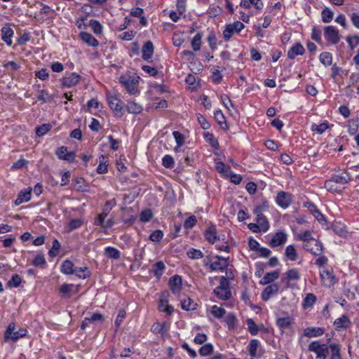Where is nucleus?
<instances>
[{
    "label": "nucleus",
    "mask_w": 359,
    "mask_h": 359,
    "mask_svg": "<svg viewBox=\"0 0 359 359\" xmlns=\"http://www.w3.org/2000/svg\"><path fill=\"white\" fill-rule=\"evenodd\" d=\"M89 26L95 34H100L102 32V26L97 20H90Z\"/></svg>",
    "instance_id": "53"
},
{
    "label": "nucleus",
    "mask_w": 359,
    "mask_h": 359,
    "mask_svg": "<svg viewBox=\"0 0 359 359\" xmlns=\"http://www.w3.org/2000/svg\"><path fill=\"white\" fill-rule=\"evenodd\" d=\"M276 201L280 207L285 209L291 204L292 195L285 191H280L276 196Z\"/></svg>",
    "instance_id": "9"
},
{
    "label": "nucleus",
    "mask_w": 359,
    "mask_h": 359,
    "mask_svg": "<svg viewBox=\"0 0 359 359\" xmlns=\"http://www.w3.org/2000/svg\"><path fill=\"white\" fill-rule=\"evenodd\" d=\"M202 35L200 33L196 34L191 41V47L194 51L201 49Z\"/></svg>",
    "instance_id": "49"
},
{
    "label": "nucleus",
    "mask_w": 359,
    "mask_h": 359,
    "mask_svg": "<svg viewBox=\"0 0 359 359\" xmlns=\"http://www.w3.org/2000/svg\"><path fill=\"white\" fill-rule=\"evenodd\" d=\"M75 266L73 262L69 259L65 260L60 267V271L62 273L66 275L74 274Z\"/></svg>",
    "instance_id": "24"
},
{
    "label": "nucleus",
    "mask_w": 359,
    "mask_h": 359,
    "mask_svg": "<svg viewBox=\"0 0 359 359\" xmlns=\"http://www.w3.org/2000/svg\"><path fill=\"white\" fill-rule=\"evenodd\" d=\"M126 110L130 114H137L142 111V107L140 104L133 101H130L128 102L126 105Z\"/></svg>",
    "instance_id": "33"
},
{
    "label": "nucleus",
    "mask_w": 359,
    "mask_h": 359,
    "mask_svg": "<svg viewBox=\"0 0 359 359\" xmlns=\"http://www.w3.org/2000/svg\"><path fill=\"white\" fill-rule=\"evenodd\" d=\"M211 313L214 316V317L219 319L224 316V315L226 313V311L222 307L214 305L212 306Z\"/></svg>",
    "instance_id": "51"
},
{
    "label": "nucleus",
    "mask_w": 359,
    "mask_h": 359,
    "mask_svg": "<svg viewBox=\"0 0 359 359\" xmlns=\"http://www.w3.org/2000/svg\"><path fill=\"white\" fill-rule=\"evenodd\" d=\"M52 126L50 123H44L36 128V134L38 137H41L50 131Z\"/></svg>",
    "instance_id": "44"
},
{
    "label": "nucleus",
    "mask_w": 359,
    "mask_h": 359,
    "mask_svg": "<svg viewBox=\"0 0 359 359\" xmlns=\"http://www.w3.org/2000/svg\"><path fill=\"white\" fill-rule=\"evenodd\" d=\"M269 208V202L265 201L262 204L258 205L254 210V213L256 216L264 215L263 212H265Z\"/></svg>",
    "instance_id": "54"
},
{
    "label": "nucleus",
    "mask_w": 359,
    "mask_h": 359,
    "mask_svg": "<svg viewBox=\"0 0 359 359\" xmlns=\"http://www.w3.org/2000/svg\"><path fill=\"white\" fill-rule=\"evenodd\" d=\"M204 137L206 141L209 142L212 147L214 149H218L219 144L217 139L215 138L214 135L212 133H206L204 134Z\"/></svg>",
    "instance_id": "50"
},
{
    "label": "nucleus",
    "mask_w": 359,
    "mask_h": 359,
    "mask_svg": "<svg viewBox=\"0 0 359 359\" xmlns=\"http://www.w3.org/2000/svg\"><path fill=\"white\" fill-rule=\"evenodd\" d=\"M213 351V346L211 344H205L199 349V354L201 356L209 355Z\"/></svg>",
    "instance_id": "56"
},
{
    "label": "nucleus",
    "mask_w": 359,
    "mask_h": 359,
    "mask_svg": "<svg viewBox=\"0 0 359 359\" xmlns=\"http://www.w3.org/2000/svg\"><path fill=\"white\" fill-rule=\"evenodd\" d=\"M107 100L109 108L114 111L116 116L121 117L123 114V102L116 94H107Z\"/></svg>",
    "instance_id": "2"
},
{
    "label": "nucleus",
    "mask_w": 359,
    "mask_h": 359,
    "mask_svg": "<svg viewBox=\"0 0 359 359\" xmlns=\"http://www.w3.org/2000/svg\"><path fill=\"white\" fill-rule=\"evenodd\" d=\"M322 21L325 23L330 22L334 18V13L327 7L321 11Z\"/></svg>",
    "instance_id": "36"
},
{
    "label": "nucleus",
    "mask_w": 359,
    "mask_h": 359,
    "mask_svg": "<svg viewBox=\"0 0 359 359\" xmlns=\"http://www.w3.org/2000/svg\"><path fill=\"white\" fill-rule=\"evenodd\" d=\"M196 304L189 297L181 301L182 309L186 311H193L196 309Z\"/></svg>",
    "instance_id": "38"
},
{
    "label": "nucleus",
    "mask_w": 359,
    "mask_h": 359,
    "mask_svg": "<svg viewBox=\"0 0 359 359\" xmlns=\"http://www.w3.org/2000/svg\"><path fill=\"white\" fill-rule=\"evenodd\" d=\"M119 82L122 84L127 92L130 95H135L137 93V83L138 80L134 76L123 75L119 77Z\"/></svg>",
    "instance_id": "3"
},
{
    "label": "nucleus",
    "mask_w": 359,
    "mask_h": 359,
    "mask_svg": "<svg viewBox=\"0 0 359 359\" xmlns=\"http://www.w3.org/2000/svg\"><path fill=\"white\" fill-rule=\"evenodd\" d=\"M214 118L217 123L220 126V127L224 130H228V126L226 122L225 117L220 110H217L214 113Z\"/></svg>",
    "instance_id": "28"
},
{
    "label": "nucleus",
    "mask_w": 359,
    "mask_h": 359,
    "mask_svg": "<svg viewBox=\"0 0 359 359\" xmlns=\"http://www.w3.org/2000/svg\"><path fill=\"white\" fill-rule=\"evenodd\" d=\"M32 189L28 187L27 189H23L18 193L17 198L15 200V205H19L25 202H27L31 199Z\"/></svg>",
    "instance_id": "14"
},
{
    "label": "nucleus",
    "mask_w": 359,
    "mask_h": 359,
    "mask_svg": "<svg viewBox=\"0 0 359 359\" xmlns=\"http://www.w3.org/2000/svg\"><path fill=\"white\" fill-rule=\"evenodd\" d=\"M111 210V208L104 207L101 212L98 215V217L95 219L94 222V224L96 226H99L100 224H103V222L105 220V218L109 215V212Z\"/></svg>",
    "instance_id": "39"
},
{
    "label": "nucleus",
    "mask_w": 359,
    "mask_h": 359,
    "mask_svg": "<svg viewBox=\"0 0 359 359\" xmlns=\"http://www.w3.org/2000/svg\"><path fill=\"white\" fill-rule=\"evenodd\" d=\"M163 236V233L161 230H156L150 234L149 239L153 242H159Z\"/></svg>",
    "instance_id": "63"
},
{
    "label": "nucleus",
    "mask_w": 359,
    "mask_h": 359,
    "mask_svg": "<svg viewBox=\"0 0 359 359\" xmlns=\"http://www.w3.org/2000/svg\"><path fill=\"white\" fill-rule=\"evenodd\" d=\"M244 25L240 21H236L233 23L229 24L226 26L223 32V36L226 41L230 40L231 37L234 33H239L243 28Z\"/></svg>",
    "instance_id": "5"
},
{
    "label": "nucleus",
    "mask_w": 359,
    "mask_h": 359,
    "mask_svg": "<svg viewBox=\"0 0 359 359\" xmlns=\"http://www.w3.org/2000/svg\"><path fill=\"white\" fill-rule=\"evenodd\" d=\"M74 274L79 278L85 279L90 276V272L87 267H75Z\"/></svg>",
    "instance_id": "37"
},
{
    "label": "nucleus",
    "mask_w": 359,
    "mask_h": 359,
    "mask_svg": "<svg viewBox=\"0 0 359 359\" xmlns=\"http://www.w3.org/2000/svg\"><path fill=\"white\" fill-rule=\"evenodd\" d=\"M279 290V285L277 283H273L266 286L262 292V299L266 302L273 294H276Z\"/></svg>",
    "instance_id": "13"
},
{
    "label": "nucleus",
    "mask_w": 359,
    "mask_h": 359,
    "mask_svg": "<svg viewBox=\"0 0 359 359\" xmlns=\"http://www.w3.org/2000/svg\"><path fill=\"white\" fill-rule=\"evenodd\" d=\"M316 301V297L313 293H309L306 295L303 301L304 308L311 307Z\"/></svg>",
    "instance_id": "43"
},
{
    "label": "nucleus",
    "mask_w": 359,
    "mask_h": 359,
    "mask_svg": "<svg viewBox=\"0 0 359 359\" xmlns=\"http://www.w3.org/2000/svg\"><path fill=\"white\" fill-rule=\"evenodd\" d=\"M257 224L259 226L261 231L266 232L269 229V223L264 215H259L256 217Z\"/></svg>",
    "instance_id": "31"
},
{
    "label": "nucleus",
    "mask_w": 359,
    "mask_h": 359,
    "mask_svg": "<svg viewBox=\"0 0 359 359\" xmlns=\"http://www.w3.org/2000/svg\"><path fill=\"white\" fill-rule=\"evenodd\" d=\"M260 344V342L258 339H252L250 341V344L248 345V351L249 354L252 357H255L257 355V351Z\"/></svg>",
    "instance_id": "42"
},
{
    "label": "nucleus",
    "mask_w": 359,
    "mask_h": 359,
    "mask_svg": "<svg viewBox=\"0 0 359 359\" xmlns=\"http://www.w3.org/2000/svg\"><path fill=\"white\" fill-rule=\"evenodd\" d=\"M303 248L314 255H320L323 251V243L317 240L304 243Z\"/></svg>",
    "instance_id": "8"
},
{
    "label": "nucleus",
    "mask_w": 359,
    "mask_h": 359,
    "mask_svg": "<svg viewBox=\"0 0 359 359\" xmlns=\"http://www.w3.org/2000/svg\"><path fill=\"white\" fill-rule=\"evenodd\" d=\"M215 258L218 259V260L215 261L210 264V268L212 271H222L228 266L229 262L227 259L219 255H217Z\"/></svg>",
    "instance_id": "16"
},
{
    "label": "nucleus",
    "mask_w": 359,
    "mask_h": 359,
    "mask_svg": "<svg viewBox=\"0 0 359 359\" xmlns=\"http://www.w3.org/2000/svg\"><path fill=\"white\" fill-rule=\"evenodd\" d=\"M187 254L189 258L193 259H201L204 256L203 253L200 250L195 248H191L187 251Z\"/></svg>",
    "instance_id": "48"
},
{
    "label": "nucleus",
    "mask_w": 359,
    "mask_h": 359,
    "mask_svg": "<svg viewBox=\"0 0 359 359\" xmlns=\"http://www.w3.org/2000/svg\"><path fill=\"white\" fill-rule=\"evenodd\" d=\"M1 39L8 46L12 44V37L14 34L13 30L9 26H4L1 28Z\"/></svg>",
    "instance_id": "20"
},
{
    "label": "nucleus",
    "mask_w": 359,
    "mask_h": 359,
    "mask_svg": "<svg viewBox=\"0 0 359 359\" xmlns=\"http://www.w3.org/2000/svg\"><path fill=\"white\" fill-rule=\"evenodd\" d=\"M162 164L166 168H172L175 165L174 159L170 155H165L162 159Z\"/></svg>",
    "instance_id": "58"
},
{
    "label": "nucleus",
    "mask_w": 359,
    "mask_h": 359,
    "mask_svg": "<svg viewBox=\"0 0 359 359\" xmlns=\"http://www.w3.org/2000/svg\"><path fill=\"white\" fill-rule=\"evenodd\" d=\"M80 80L81 76L76 72H72L69 75L64 76L62 79L61 82L63 86L71 88L78 84Z\"/></svg>",
    "instance_id": "11"
},
{
    "label": "nucleus",
    "mask_w": 359,
    "mask_h": 359,
    "mask_svg": "<svg viewBox=\"0 0 359 359\" xmlns=\"http://www.w3.org/2000/svg\"><path fill=\"white\" fill-rule=\"evenodd\" d=\"M170 289L173 294H178L182 290V278L179 275L172 276L169 280Z\"/></svg>",
    "instance_id": "12"
},
{
    "label": "nucleus",
    "mask_w": 359,
    "mask_h": 359,
    "mask_svg": "<svg viewBox=\"0 0 359 359\" xmlns=\"http://www.w3.org/2000/svg\"><path fill=\"white\" fill-rule=\"evenodd\" d=\"M215 296L221 300H228L231 297L229 281L225 276H222L219 285L213 290Z\"/></svg>",
    "instance_id": "1"
},
{
    "label": "nucleus",
    "mask_w": 359,
    "mask_h": 359,
    "mask_svg": "<svg viewBox=\"0 0 359 359\" xmlns=\"http://www.w3.org/2000/svg\"><path fill=\"white\" fill-rule=\"evenodd\" d=\"M158 310L161 312H164L167 315L170 316L174 311V308L168 304V301L167 299H161L158 302Z\"/></svg>",
    "instance_id": "23"
},
{
    "label": "nucleus",
    "mask_w": 359,
    "mask_h": 359,
    "mask_svg": "<svg viewBox=\"0 0 359 359\" xmlns=\"http://www.w3.org/2000/svg\"><path fill=\"white\" fill-rule=\"evenodd\" d=\"M276 323L280 329L285 330L290 327L292 319L290 317L279 318L277 319Z\"/></svg>",
    "instance_id": "45"
},
{
    "label": "nucleus",
    "mask_w": 359,
    "mask_h": 359,
    "mask_svg": "<svg viewBox=\"0 0 359 359\" xmlns=\"http://www.w3.org/2000/svg\"><path fill=\"white\" fill-rule=\"evenodd\" d=\"M287 241V234L283 231L277 232L271 238L269 244L272 248L283 245Z\"/></svg>",
    "instance_id": "15"
},
{
    "label": "nucleus",
    "mask_w": 359,
    "mask_h": 359,
    "mask_svg": "<svg viewBox=\"0 0 359 359\" xmlns=\"http://www.w3.org/2000/svg\"><path fill=\"white\" fill-rule=\"evenodd\" d=\"M22 282V278L18 274H15L11 279L7 283L8 287H18Z\"/></svg>",
    "instance_id": "57"
},
{
    "label": "nucleus",
    "mask_w": 359,
    "mask_h": 359,
    "mask_svg": "<svg viewBox=\"0 0 359 359\" xmlns=\"http://www.w3.org/2000/svg\"><path fill=\"white\" fill-rule=\"evenodd\" d=\"M298 238L300 241H304V243H306L307 242H311L316 240L311 234V232L309 230L301 232L298 235Z\"/></svg>",
    "instance_id": "46"
},
{
    "label": "nucleus",
    "mask_w": 359,
    "mask_h": 359,
    "mask_svg": "<svg viewBox=\"0 0 359 359\" xmlns=\"http://www.w3.org/2000/svg\"><path fill=\"white\" fill-rule=\"evenodd\" d=\"M308 350L316 353V356L327 355L329 348L325 344H322L320 341H313L309 344Z\"/></svg>",
    "instance_id": "6"
},
{
    "label": "nucleus",
    "mask_w": 359,
    "mask_h": 359,
    "mask_svg": "<svg viewBox=\"0 0 359 359\" xmlns=\"http://www.w3.org/2000/svg\"><path fill=\"white\" fill-rule=\"evenodd\" d=\"M142 57L144 60L149 62L154 54V45L151 41H147L142 49Z\"/></svg>",
    "instance_id": "18"
},
{
    "label": "nucleus",
    "mask_w": 359,
    "mask_h": 359,
    "mask_svg": "<svg viewBox=\"0 0 359 359\" xmlns=\"http://www.w3.org/2000/svg\"><path fill=\"white\" fill-rule=\"evenodd\" d=\"M32 264L35 266L43 267L44 266L46 265V261L43 255H38L34 259Z\"/></svg>",
    "instance_id": "60"
},
{
    "label": "nucleus",
    "mask_w": 359,
    "mask_h": 359,
    "mask_svg": "<svg viewBox=\"0 0 359 359\" xmlns=\"http://www.w3.org/2000/svg\"><path fill=\"white\" fill-rule=\"evenodd\" d=\"M205 239L210 243H215L217 241L219 240V237L217 235V231L215 226L208 227L204 233Z\"/></svg>",
    "instance_id": "19"
},
{
    "label": "nucleus",
    "mask_w": 359,
    "mask_h": 359,
    "mask_svg": "<svg viewBox=\"0 0 359 359\" xmlns=\"http://www.w3.org/2000/svg\"><path fill=\"white\" fill-rule=\"evenodd\" d=\"M324 330L320 327H307L304 330V334L309 337H317L321 336Z\"/></svg>",
    "instance_id": "29"
},
{
    "label": "nucleus",
    "mask_w": 359,
    "mask_h": 359,
    "mask_svg": "<svg viewBox=\"0 0 359 359\" xmlns=\"http://www.w3.org/2000/svg\"><path fill=\"white\" fill-rule=\"evenodd\" d=\"M328 128L327 123H323L319 125L313 124L311 126V130L316 131L318 134H323Z\"/></svg>",
    "instance_id": "59"
},
{
    "label": "nucleus",
    "mask_w": 359,
    "mask_h": 359,
    "mask_svg": "<svg viewBox=\"0 0 359 359\" xmlns=\"http://www.w3.org/2000/svg\"><path fill=\"white\" fill-rule=\"evenodd\" d=\"M153 217L152 211L150 209H146L141 212L140 220L142 222H149Z\"/></svg>",
    "instance_id": "55"
},
{
    "label": "nucleus",
    "mask_w": 359,
    "mask_h": 359,
    "mask_svg": "<svg viewBox=\"0 0 359 359\" xmlns=\"http://www.w3.org/2000/svg\"><path fill=\"white\" fill-rule=\"evenodd\" d=\"M104 254L107 257L114 259H118L121 257L120 251L113 247H107L104 249Z\"/></svg>",
    "instance_id": "34"
},
{
    "label": "nucleus",
    "mask_w": 359,
    "mask_h": 359,
    "mask_svg": "<svg viewBox=\"0 0 359 359\" xmlns=\"http://www.w3.org/2000/svg\"><path fill=\"white\" fill-rule=\"evenodd\" d=\"M330 350V359H341L340 346L337 344H330L328 346Z\"/></svg>",
    "instance_id": "30"
},
{
    "label": "nucleus",
    "mask_w": 359,
    "mask_h": 359,
    "mask_svg": "<svg viewBox=\"0 0 359 359\" xmlns=\"http://www.w3.org/2000/svg\"><path fill=\"white\" fill-rule=\"evenodd\" d=\"M216 170L224 177H227L228 174H231V168L230 166L225 165L220 161H215Z\"/></svg>",
    "instance_id": "25"
},
{
    "label": "nucleus",
    "mask_w": 359,
    "mask_h": 359,
    "mask_svg": "<svg viewBox=\"0 0 359 359\" xmlns=\"http://www.w3.org/2000/svg\"><path fill=\"white\" fill-rule=\"evenodd\" d=\"M331 179L335 182V184L341 185L348 183L350 180L349 175L346 172L334 175L332 176Z\"/></svg>",
    "instance_id": "27"
},
{
    "label": "nucleus",
    "mask_w": 359,
    "mask_h": 359,
    "mask_svg": "<svg viewBox=\"0 0 359 359\" xmlns=\"http://www.w3.org/2000/svg\"><path fill=\"white\" fill-rule=\"evenodd\" d=\"M248 329L251 335L255 336L258 333V327L255 321L252 318H248L246 320Z\"/></svg>",
    "instance_id": "52"
},
{
    "label": "nucleus",
    "mask_w": 359,
    "mask_h": 359,
    "mask_svg": "<svg viewBox=\"0 0 359 359\" xmlns=\"http://www.w3.org/2000/svg\"><path fill=\"white\" fill-rule=\"evenodd\" d=\"M104 321V316L100 313H94L90 317H86L81 324V329L85 330L90 324L102 323Z\"/></svg>",
    "instance_id": "10"
},
{
    "label": "nucleus",
    "mask_w": 359,
    "mask_h": 359,
    "mask_svg": "<svg viewBox=\"0 0 359 359\" xmlns=\"http://www.w3.org/2000/svg\"><path fill=\"white\" fill-rule=\"evenodd\" d=\"M80 37L90 46L97 47L99 45V41L90 33L81 32L80 33Z\"/></svg>",
    "instance_id": "21"
},
{
    "label": "nucleus",
    "mask_w": 359,
    "mask_h": 359,
    "mask_svg": "<svg viewBox=\"0 0 359 359\" xmlns=\"http://www.w3.org/2000/svg\"><path fill=\"white\" fill-rule=\"evenodd\" d=\"M319 60L325 66H330L332 62V55L329 52H323L319 56Z\"/></svg>",
    "instance_id": "41"
},
{
    "label": "nucleus",
    "mask_w": 359,
    "mask_h": 359,
    "mask_svg": "<svg viewBox=\"0 0 359 359\" xmlns=\"http://www.w3.org/2000/svg\"><path fill=\"white\" fill-rule=\"evenodd\" d=\"M197 222L196 217L194 215L189 217L184 222V227L187 229L193 228Z\"/></svg>",
    "instance_id": "62"
},
{
    "label": "nucleus",
    "mask_w": 359,
    "mask_h": 359,
    "mask_svg": "<svg viewBox=\"0 0 359 359\" xmlns=\"http://www.w3.org/2000/svg\"><path fill=\"white\" fill-rule=\"evenodd\" d=\"M325 39L332 44H337L340 40L338 29L334 26H327L324 29Z\"/></svg>",
    "instance_id": "7"
},
{
    "label": "nucleus",
    "mask_w": 359,
    "mask_h": 359,
    "mask_svg": "<svg viewBox=\"0 0 359 359\" xmlns=\"http://www.w3.org/2000/svg\"><path fill=\"white\" fill-rule=\"evenodd\" d=\"M164 324L160 323H154L151 327V330L155 334H164L165 332Z\"/></svg>",
    "instance_id": "61"
},
{
    "label": "nucleus",
    "mask_w": 359,
    "mask_h": 359,
    "mask_svg": "<svg viewBox=\"0 0 359 359\" xmlns=\"http://www.w3.org/2000/svg\"><path fill=\"white\" fill-rule=\"evenodd\" d=\"M346 41L350 49L353 50L359 45V35L348 36L346 38Z\"/></svg>",
    "instance_id": "47"
},
{
    "label": "nucleus",
    "mask_w": 359,
    "mask_h": 359,
    "mask_svg": "<svg viewBox=\"0 0 359 359\" xmlns=\"http://www.w3.org/2000/svg\"><path fill=\"white\" fill-rule=\"evenodd\" d=\"M350 323L351 322L348 318L345 315L336 319L334 321V325L339 330L347 328L349 326Z\"/></svg>",
    "instance_id": "32"
},
{
    "label": "nucleus",
    "mask_w": 359,
    "mask_h": 359,
    "mask_svg": "<svg viewBox=\"0 0 359 359\" xmlns=\"http://www.w3.org/2000/svg\"><path fill=\"white\" fill-rule=\"evenodd\" d=\"M285 274L288 281L299 280L300 279V273L298 269L295 268L287 270Z\"/></svg>",
    "instance_id": "40"
},
{
    "label": "nucleus",
    "mask_w": 359,
    "mask_h": 359,
    "mask_svg": "<svg viewBox=\"0 0 359 359\" xmlns=\"http://www.w3.org/2000/svg\"><path fill=\"white\" fill-rule=\"evenodd\" d=\"M325 187L327 191L330 192H335L339 190V187L337 186V184H335V182L332 181V179L325 181Z\"/></svg>",
    "instance_id": "64"
},
{
    "label": "nucleus",
    "mask_w": 359,
    "mask_h": 359,
    "mask_svg": "<svg viewBox=\"0 0 359 359\" xmlns=\"http://www.w3.org/2000/svg\"><path fill=\"white\" fill-rule=\"evenodd\" d=\"M305 53L304 46L300 43H297L292 46L287 52L288 58L292 60L298 55H302Z\"/></svg>",
    "instance_id": "17"
},
{
    "label": "nucleus",
    "mask_w": 359,
    "mask_h": 359,
    "mask_svg": "<svg viewBox=\"0 0 359 359\" xmlns=\"http://www.w3.org/2000/svg\"><path fill=\"white\" fill-rule=\"evenodd\" d=\"M165 269V266L162 261L156 262L152 266V271L154 276L157 279H159L162 276Z\"/></svg>",
    "instance_id": "26"
},
{
    "label": "nucleus",
    "mask_w": 359,
    "mask_h": 359,
    "mask_svg": "<svg viewBox=\"0 0 359 359\" xmlns=\"http://www.w3.org/2000/svg\"><path fill=\"white\" fill-rule=\"evenodd\" d=\"M278 277H279V272L277 271H274L272 272H268L264 276V277L259 281V283L261 285H267V284H269V283L273 282L275 280L278 279Z\"/></svg>",
    "instance_id": "22"
},
{
    "label": "nucleus",
    "mask_w": 359,
    "mask_h": 359,
    "mask_svg": "<svg viewBox=\"0 0 359 359\" xmlns=\"http://www.w3.org/2000/svg\"><path fill=\"white\" fill-rule=\"evenodd\" d=\"M285 255L287 259L290 261H295L297 259V251L292 245L286 247L285 250Z\"/></svg>",
    "instance_id": "35"
},
{
    "label": "nucleus",
    "mask_w": 359,
    "mask_h": 359,
    "mask_svg": "<svg viewBox=\"0 0 359 359\" xmlns=\"http://www.w3.org/2000/svg\"><path fill=\"white\" fill-rule=\"evenodd\" d=\"M15 325L13 323H11L4 334L5 340L11 339L13 341L18 340L20 338H22L27 334L26 329H20L18 331H15Z\"/></svg>",
    "instance_id": "4"
}]
</instances>
